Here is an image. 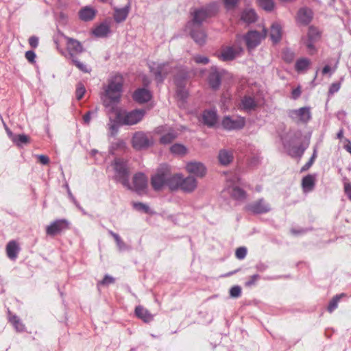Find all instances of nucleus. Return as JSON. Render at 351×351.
Masks as SVG:
<instances>
[{
  "label": "nucleus",
  "mask_w": 351,
  "mask_h": 351,
  "mask_svg": "<svg viewBox=\"0 0 351 351\" xmlns=\"http://www.w3.org/2000/svg\"><path fill=\"white\" fill-rule=\"evenodd\" d=\"M123 77L120 75H114L109 82L101 96L103 104L110 107L119 102L123 86Z\"/></svg>",
  "instance_id": "obj_1"
},
{
  "label": "nucleus",
  "mask_w": 351,
  "mask_h": 351,
  "mask_svg": "<svg viewBox=\"0 0 351 351\" xmlns=\"http://www.w3.org/2000/svg\"><path fill=\"white\" fill-rule=\"evenodd\" d=\"M112 167L114 172V179L117 182H121L127 189H132L129 182L130 172L127 162L123 159L117 158L112 163Z\"/></svg>",
  "instance_id": "obj_2"
},
{
  "label": "nucleus",
  "mask_w": 351,
  "mask_h": 351,
  "mask_svg": "<svg viewBox=\"0 0 351 351\" xmlns=\"http://www.w3.org/2000/svg\"><path fill=\"white\" fill-rule=\"evenodd\" d=\"M146 113L144 109H136L130 112L124 111L117 115L119 121L122 125H132L139 123Z\"/></svg>",
  "instance_id": "obj_3"
},
{
  "label": "nucleus",
  "mask_w": 351,
  "mask_h": 351,
  "mask_svg": "<svg viewBox=\"0 0 351 351\" xmlns=\"http://www.w3.org/2000/svg\"><path fill=\"white\" fill-rule=\"evenodd\" d=\"M321 37V32L315 27L311 26L308 28L307 36L302 38V43L306 47L309 54L313 55L317 52L315 43Z\"/></svg>",
  "instance_id": "obj_4"
},
{
  "label": "nucleus",
  "mask_w": 351,
  "mask_h": 351,
  "mask_svg": "<svg viewBox=\"0 0 351 351\" xmlns=\"http://www.w3.org/2000/svg\"><path fill=\"white\" fill-rule=\"evenodd\" d=\"M287 115L297 124H306L312 117L311 108L308 106L289 110Z\"/></svg>",
  "instance_id": "obj_5"
},
{
  "label": "nucleus",
  "mask_w": 351,
  "mask_h": 351,
  "mask_svg": "<svg viewBox=\"0 0 351 351\" xmlns=\"http://www.w3.org/2000/svg\"><path fill=\"white\" fill-rule=\"evenodd\" d=\"M70 223L65 219H57L51 222L46 228V233L49 236H56L69 229Z\"/></svg>",
  "instance_id": "obj_6"
},
{
  "label": "nucleus",
  "mask_w": 351,
  "mask_h": 351,
  "mask_svg": "<svg viewBox=\"0 0 351 351\" xmlns=\"http://www.w3.org/2000/svg\"><path fill=\"white\" fill-rule=\"evenodd\" d=\"M149 69L158 82H162L164 78L172 71V67L169 63L152 62L149 64Z\"/></svg>",
  "instance_id": "obj_7"
},
{
  "label": "nucleus",
  "mask_w": 351,
  "mask_h": 351,
  "mask_svg": "<svg viewBox=\"0 0 351 351\" xmlns=\"http://www.w3.org/2000/svg\"><path fill=\"white\" fill-rule=\"evenodd\" d=\"M132 146L135 149H146L152 144V138L143 132H136L132 139Z\"/></svg>",
  "instance_id": "obj_8"
},
{
  "label": "nucleus",
  "mask_w": 351,
  "mask_h": 351,
  "mask_svg": "<svg viewBox=\"0 0 351 351\" xmlns=\"http://www.w3.org/2000/svg\"><path fill=\"white\" fill-rule=\"evenodd\" d=\"M226 73V71L223 69H218L215 66L212 67L208 77L210 86L214 90L218 89L221 84V77Z\"/></svg>",
  "instance_id": "obj_9"
},
{
  "label": "nucleus",
  "mask_w": 351,
  "mask_h": 351,
  "mask_svg": "<svg viewBox=\"0 0 351 351\" xmlns=\"http://www.w3.org/2000/svg\"><path fill=\"white\" fill-rule=\"evenodd\" d=\"M132 189L138 194L145 193L147 188V178L142 173H136L133 177V184L131 185Z\"/></svg>",
  "instance_id": "obj_10"
},
{
  "label": "nucleus",
  "mask_w": 351,
  "mask_h": 351,
  "mask_svg": "<svg viewBox=\"0 0 351 351\" xmlns=\"http://www.w3.org/2000/svg\"><path fill=\"white\" fill-rule=\"evenodd\" d=\"M245 208L247 210L254 214L265 213L271 209L270 205L263 198L247 204Z\"/></svg>",
  "instance_id": "obj_11"
},
{
  "label": "nucleus",
  "mask_w": 351,
  "mask_h": 351,
  "mask_svg": "<svg viewBox=\"0 0 351 351\" xmlns=\"http://www.w3.org/2000/svg\"><path fill=\"white\" fill-rule=\"evenodd\" d=\"M266 30L263 29V34L257 31H250L245 36V40L248 48L253 49L261 43L266 36Z\"/></svg>",
  "instance_id": "obj_12"
},
{
  "label": "nucleus",
  "mask_w": 351,
  "mask_h": 351,
  "mask_svg": "<svg viewBox=\"0 0 351 351\" xmlns=\"http://www.w3.org/2000/svg\"><path fill=\"white\" fill-rule=\"evenodd\" d=\"M62 36L66 40V49L70 58L74 57L84 51L83 46L80 41L65 35Z\"/></svg>",
  "instance_id": "obj_13"
},
{
  "label": "nucleus",
  "mask_w": 351,
  "mask_h": 351,
  "mask_svg": "<svg viewBox=\"0 0 351 351\" xmlns=\"http://www.w3.org/2000/svg\"><path fill=\"white\" fill-rule=\"evenodd\" d=\"M236 180H239L237 177H234L232 180H228V182L230 184L227 190L232 198L239 201L245 200L247 197V194L245 191L235 185Z\"/></svg>",
  "instance_id": "obj_14"
},
{
  "label": "nucleus",
  "mask_w": 351,
  "mask_h": 351,
  "mask_svg": "<svg viewBox=\"0 0 351 351\" xmlns=\"http://www.w3.org/2000/svg\"><path fill=\"white\" fill-rule=\"evenodd\" d=\"M222 125L225 129L229 130L241 129L245 125V119L241 117L232 119L226 117L222 121Z\"/></svg>",
  "instance_id": "obj_15"
},
{
  "label": "nucleus",
  "mask_w": 351,
  "mask_h": 351,
  "mask_svg": "<svg viewBox=\"0 0 351 351\" xmlns=\"http://www.w3.org/2000/svg\"><path fill=\"white\" fill-rule=\"evenodd\" d=\"M167 170L158 171L151 180V184L155 191L160 190L167 184Z\"/></svg>",
  "instance_id": "obj_16"
},
{
  "label": "nucleus",
  "mask_w": 351,
  "mask_h": 351,
  "mask_svg": "<svg viewBox=\"0 0 351 351\" xmlns=\"http://www.w3.org/2000/svg\"><path fill=\"white\" fill-rule=\"evenodd\" d=\"M210 16H211V13L207 10H197L194 12L193 19L188 23L187 27H200L202 22Z\"/></svg>",
  "instance_id": "obj_17"
},
{
  "label": "nucleus",
  "mask_w": 351,
  "mask_h": 351,
  "mask_svg": "<svg viewBox=\"0 0 351 351\" xmlns=\"http://www.w3.org/2000/svg\"><path fill=\"white\" fill-rule=\"evenodd\" d=\"M186 171L194 174L197 177H203L206 174V167L204 165L199 162H191L186 166Z\"/></svg>",
  "instance_id": "obj_18"
},
{
  "label": "nucleus",
  "mask_w": 351,
  "mask_h": 351,
  "mask_svg": "<svg viewBox=\"0 0 351 351\" xmlns=\"http://www.w3.org/2000/svg\"><path fill=\"white\" fill-rule=\"evenodd\" d=\"M241 51V48L226 47L221 51L220 58L223 61H229L234 59Z\"/></svg>",
  "instance_id": "obj_19"
},
{
  "label": "nucleus",
  "mask_w": 351,
  "mask_h": 351,
  "mask_svg": "<svg viewBox=\"0 0 351 351\" xmlns=\"http://www.w3.org/2000/svg\"><path fill=\"white\" fill-rule=\"evenodd\" d=\"M258 106V102L251 96H244L241 100V108L247 112L254 110Z\"/></svg>",
  "instance_id": "obj_20"
},
{
  "label": "nucleus",
  "mask_w": 351,
  "mask_h": 351,
  "mask_svg": "<svg viewBox=\"0 0 351 351\" xmlns=\"http://www.w3.org/2000/svg\"><path fill=\"white\" fill-rule=\"evenodd\" d=\"M189 28L190 34L194 41L199 45H202L206 42V35L204 32L199 30V27H187Z\"/></svg>",
  "instance_id": "obj_21"
},
{
  "label": "nucleus",
  "mask_w": 351,
  "mask_h": 351,
  "mask_svg": "<svg viewBox=\"0 0 351 351\" xmlns=\"http://www.w3.org/2000/svg\"><path fill=\"white\" fill-rule=\"evenodd\" d=\"M197 180L193 176H188L185 178L182 177L181 183V189L187 193L193 191L197 188Z\"/></svg>",
  "instance_id": "obj_22"
},
{
  "label": "nucleus",
  "mask_w": 351,
  "mask_h": 351,
  "mask_svg": "<svg viewBox=\"0 0 351 351\" xmlns=\"http://www.w3.org/2000/svg\"><path fill=\"white\" fill-rule=\"evenodd\" d=\"M133 99L138 103H145L151 99V93L145 88H139L134 93Z\"/></svg>",
  "instance_id": "obj_23"
},
{
  "label": "nucleus",
  "mask_w": 351,
  "mask_h": 351,
  "mask_svg": "<svg viewBox=\"0 0 351 351\" xmlns=\"http://www.w3.org/2000/svg\"><path fill=\"white\" fill-rule=\"evenodd\" d=\"M182 176L181 174H176L169 176L167 173V184L171 190H176L181 188Z\"/></svg>",
  "instance_id": "obj_24"
},
{
  "label": "nucleus",
  "mask_w": 351,
  "mask_h": 351,
  "mask_svg": "<svg viewBox=\"0 0 351 351\" xmlns=\"http://www.w3.org/2000/svg\"><path fill=\"white\" fill-rule=\"evenodd\" d=\"M315 185V177L313 175L308 174L303 178L302 180V186L305 193L313 191Z\"/></svg>",
  "instance_id": "obj_25"
},
{
  "label": "nucleus",
  "mask_w": 351,
  "mask_h": 351,
  "mask_svg": "<svg viewBox=\"0 0 351 351\" xmlns=\"http://www.w3.org/2000/svg\"><path fill=\"white\" fill-rule=\"evenodd\" d=\"M241 19L245 23L250 24L256 21L257 15L253 9L246 8L241 12Z\"/></svg>",
  "instance_id": "obj_26"
},
{
  "label": "nucleus",
  "mask_w": 351,
  "mask_h": 351,
  "mask_svg": "<svg viewBox=\"0 0 351 351\" xmlns=\"http://www.w3.org/2000/svg\"><path fill=\"white\" fill-rule=\"evenodd\" d=\"M218 159L222 165H228L233 160V154L228 149H221L219 152Z\"/></svg>",
  "instance_id": "obj_27"
},
{
  "label": "nucleus",
  "mask_w": 351,
  "mask_h": 351,
  "mask_svg": "<svg viewBox=\"0 0 351 351\" xmlns=\"http://www.w3.org/2000/svg\"><path fill=\"white\" fill-rule=\"evenodd\" d=\"M136 315L143 319L145 322H150L153 320L154 316L145 308L141 306H138L135 308Z\"/></svg>",
  "instance_id": "obj_28"
},
{
  "label": "nucleus",
  "mask_w": 351,
  "mask_h": 351,
  "mask_svg": "<svg viewBox=\"0 0 351 351\" xmlns=\"http://www.w3.org/2000/svg\"><path fill=\"white\" fill-rule=\"evenodd\" d=\"M270 38L275 43L280 40L282 38V27L280 24L277 23L272 24L270 31Z\"/></svg>",
  "instance_id": "obj_29"
},
{
  "label": "nucleus",
  "mask_w": 351,
  "mask_h": 351,
  "mask_svg": "<svg viewBox=\"0 0 351 351\" xmlns=\"http://www.w3.org/2000/svg\"><path fill=\"white\" fill-rule=\"evenodd\" d=\"M202 119L204 124L213 126L217 121V114L213 110H206L202 114Z\"/></svg>",
  "instance_id": "obj_30"
},
{
  "label": "nucleus",
  "mask_w": 351,
  "mask_h": 351,
  "mask_svg": "<svg viewBox=\"0 0 351 351\" xmlns=\"http://www.w3.org/2000/svg\"><path fill=\"white\" fill-rule=\"evenodd\" d=\"M8 320L17 332H23L25 330V325L21 320L18 316L12 315L10 311H8Z\"/></svg>",
  "instance_id": "obj_31"
},
{
  "label": "nucleus",
  "mask_w": 351,
  "mask_h": 351,
  "mask_svg": "<svg viewBox=\"0 0 351 351\" xmlns=\"http://www.w3.org/2000/svg\"><path fill=\"white\" fill-rule=\"evenodd\" d=\"M175 82L177 86V95L182 99L186 98L188 93L186 90L184 88V79H180L178 77H176Z\"/></svg>",
  "instance_id": "obj_32"
},
{
  "label": "nucleus",
  "mask_w": 351,
  "mask_h": 351,
  "mask_svg": "<svg viewBox=\"0 0 351 351\" xmlns=\"http://www.w3.org/2000/svg\"><path fill=\"white\" fill-rule=\"evenodd\" d=\"M298 18L302 23L308 24L312 19V11L310 9L302 8L298 12Z\"/></svg>",
  "instance_id": "obj_33"
},
{
  "label": "nucleus",
  "mask_w": 351,
  "mask_h": 351,
  "mask_svg": "<svg viewBox=\"0 0 351 351\" xmlns=\"http://www.w3.org/2000/svg\"><path fill=\"white\" fill-rule=\"evenodd\" d=\"M19 248L16 241H10L6 246V252L10 259H15L17 256Z\"/></svg>",
  "instance_id": "obj_34"
},
{
  "label": "nucleus",
  "mask_w": 351,
  "mask_h": 351,
  "mask_svg": "<svg viewBox=\"0 0 351 351\" xmlns=\"http://www.w3.org/2000/svg\"><path fill=\"white\" fill-rule=\"evenodd\" d=\"M129 13V7L116 9L114 14V19L116 22L121 23L125 20Z\"/></svg>",
  "instance_id": "obj_35"
},
{
  "label": "nucleus",
  "mask_w": 351,
  "mask_h": 351,
  "mask_svg": "<svg viewBox=\"0 0 351 351\" xmlns=\"http://www.w3.org/2000/svg\"><path fill=\"white\" fill-rule=\"evenodd\" d=\"M80 18L84 21L92 20L95 15V10L90 8H84L80 11Z\"/></svg>",
  "instance_id": "obj_36"
},
{
  "label": "nucleus",
  "mask_w": 351,
  "mask_h": 351,
  "mask_svg": "<svg viewBox=\"0 0 351 351\" xmlns=\"http://www.w3.org/2000/svg\"><path fill=\"white\" fill-rule=\"evenodd\" d=\"M177 132L171 129L167 133L163 134L160 138V143L163 145L171 143L177 137Z\"/></svg>",
  "instance_id": "obj_37"
},
{
  "label": "nucleus",
  "mask_w": 351,
  "mask_h": 351,
  "mask_svg": "<svg viewBox=\"0 0 351 351\" xmlns=\"http://www.w3.org/2000/svg\"><path fill=\"white\" fill-rule=\"evenodd\" d=\"M110 32V27L106 23L98 25L93 31V34L97 37H104Z\"/></svg>",
  "instance_id": "obj_38"
},
{
  "label": "nucleus",
  "mask_w": 351,
  "mask_h": 351,
  "mask_svg": "<svg viewBox=\"0 0 351 351\" xmlns=\"http://www.w3.org/2000/svg\"><path fill=\"white\" fill-rule=\"evenodd\" d=\"M311 64V61L306 58L298 59L295 64V69L298 72L306 71Z\"/></svg>",
  "instance_id": "obj_39"
},
{
  "label": "nucleus",
  "mask_w": 351,
  "mask_h": 351,
  "mask_svg": "<svg viewBox=\"0 0 351 351\" xmlns=\"http://www.w3.org/2000/svg\"><path fill=\"white\" fill-rule=\"evenodd\" d=\"M109 234L114 238L119 251H124L129 249V247L121 239L119 234L109 230Z\"/></svg>",
  "instance_id": "obj_40"
},
{
  "label": "nucleus",
  "mask_w": 351,
  "mask_h": 351,
  "mask_svg": "<svg viewBox=\"0 0 351 351\" xmlns=\"http://www.w3.org/2000/svg\"><path fill=\"white\" fill-rule=\"evenodd\" d=\"M12 141L17 146H22L23 145L27 144L29 141L28 136L25 134H17L12 136Z\"/></svg>",
  "instance_id": "obj_41"
},
{
  "label": "nucleus",
  "mask_w": 351,
  "mask_h": 351,
  "mask_svg": "<svg viewBox=\"0 0 351 351\" xmlns=\"http://www.w3.org/2000/svg\"><path fill=\"white\" fill-rule=\"evenodd\" d=\"M171 152L175 155L183 156L186 153V148L182 144H174L170 147Z\"/></svg>",
  "instance_id": "obj_42"
},
{
  "label": "nucleus",
  "mask_w": 351,
  "mask_h": 351,
  "mask_svg": "<svg viewBox=\"0 0 351 351\" xmlns=\"http://www.w3.org/2000/svg\"><path fill=\"white\" fill-rule=\"evenodd\" d=\"M71 59V61L73 64L81 71L84 73H89L90 71L88 69L87 66L84 64V63L81 62L80 60H78L76 58V56L70 58Z\"/></svg>",
  "instance_id": "obj_43"
},
{
  "label": "nucleus",
  "mask_w": 351,
  "mask_h": 351,
  "mask_svg": "<svg viewBox=\"0 0 351 351\" xmlns=\"http://www.w3.org/2000/svg\"><path fill=\"white\" fill-rule=\"evenodd\" d=\"M258 5L267 11H271L274 8L273 0H257Z\"/></svg>",
  "instance_id": "obj_44"
},
{
  "label": "nucleus",
  "mask_w": 351,
  "mask_h": 351,
  "mask_svg": "<svg viewBox=\"0 0 351 351\" xmlns=\"http://www.w3.org/2000/svg\"><path fill=\"white\" fill-rule=\"evenodd\" d=\"M343 295H344L343 293L340 295H337L332 299L328 306V311L329 312H332L337 307L338 302Z\"/></svg>",
  "instance_id": "obj_45"
},
{
  "label": "nucleus",
  "mask_w": 351,
  "mask_h": 351,
  "mask_svg": "<svg viewBox=\"0 0 351 351\" xmlns=\"http://www.w3.org/2000/svg\"><path fill=\"white\" fill-rule=\"evenodd\" d=\"M305 149L306 148L302 146L295 147L291 150H290L289 154L293 157L301 158Z\"/></svg>",
  "instance_id": "obj_46"
},
{
  "label": "nucleus",
  "mask_w": 351,
  "mask_h": 351,
  "mask_svg": "<svg viewBox=\"0 0 351 351\" xmlns=\"http://www.w3.org/2000/svg\"><path fill=\"white\" fill-rule=\"evenodd\" d=\"M294 58L295 53L290 49H285L282 53L283 60L288 63L293 62Z\"/></svg>",
  "instance_id": "obj_47"
},
{
  "label": "nucleus",
  "mask_w": 351,
  "mask_h": 351,
  "mask_svg": "<svg viewBox=\"0 0 351 351\" xmlns=\"http://www.w3.org/2000/svg\"><path fill=\"white\" fill-rule=\"evenodd\" d=\"M85 93L86 88L84 86L82 83H78L75 91L77 99L80 100L83 97Z\"/></svg>",
  "instance_id": "obj_48"
},
{
  "label": "nucleus",
  "mask_w": 351,
  "mask_h": 351,
  "mask_svg": "<svg viewBox=\"0 0 351 351\" xmlns=\"http://www.w3.org/2000/svg\"><path fill=\"white\" fill-rule=\"evenodd\" d=\"M193 59L197 64L206 65L209 63V59L206 56L195 55Z\"/></svg>",
  "instance_id": "obj_49"
},
{
  "label": "nucleus",
  "mask_w": 351,
  "mask_h": 351,
  "mask_svg": "<svg viewBox=\"0 0 351 351\" xmlns=\"http://www.w3.org/2000/svg\"><path fill=\"white\" fill-rule=\"evenodd\" d=\"M316 157L317 151L316 149H315L312 156L311 157L309 160L302 167L301 171H304L308 170L313 165Z\"/></svg>",
  "instance_id": "obj_50"
},
{
  "label": "nucleus",
  "mask_w": 351,
  "mask_h": 351,
  "mask_svg": "<svg viewBox=\"0 0 351 351\" xmlns=\"http://www.w3.org/2000/svg\"><path fill=\"white\" fill-rule=\"evenodd\" d=\"M133 206L136 210L143 211L145 213H148L149 211V206L141 202L134 203Z\"/></svg>",
  "instance_id": "obj_51"
},
{
  "label": "nucleus",
  "mask_w": 351,
  "mask_h": 351,
  "mask_svg": "<svg viewBox=\"0 0 351 351\" xmlns=\"http://www.w3.org/2000/svg\"><path fill=\"white\" fill-rule=\"evenodd\" d=\"M241 294V288L238 286L232 287L230 290V295L232 298H239Z\"/></svg>",
  "instance_id": "obj_52"
},
{
  "label": "nucleus",
  "mask_w": 351,
  "mask_h": 351,
  "mask_svg": "<svg viewBox=\"0 0 351 351\" xmlns=\"http://www.w3.org/2000/svg\"><path fill=\"white\" fill-rule=\"evenodd\" d=\"M247 254V249L244 247H240L237 249L235 255L238 259H243Z\"/></svg>",
  "instance_id": "obj_53"
},
{
  "label": "nucleus",
  "mask_w": 351,
  "mask_h": 351,
  "mask_svg": "<svg viewBox=\"0 0 351 351\" xmlns=\"http://www.w3.org/2000/svg\"><path fill=\"white\" fill-rule=\"evenodd\" d=\"M114 282V278L109 275H106L104 279L100 281L98 285H108Z\"/></svg>",
  "instance_id": "obj_54"
},
{
  "label": "nucleus",
  "mask_w": 351,
  "mask_h": 351,
  "mask_svg": "<svg viewBox=\"0 0 351 351\" xmlns=\"http://www.w3.org/2000/svg\"><path fill=\"white\" fill-rule=\"evenodd\" d=\"M224 3L225 7L228 10L234 8L239 0H222Z\"/></svg>",
  "instance_id": "obj_55"
},
{
  "label": "nucleus",
  "mask_w": 351,
  "mask_h": 351,
  "mask_svg": "<svg viewBox=\"0 0 351 351\" xmlns=\"http://www.w3.org/2000/svg\"><path fill=\"white\" fill-rule=\"evenodd\" d=\"M260 279V276L258 274H254L250 276L249 280L245 282L246 287H251L256 284V282Z\"/></svg>",
  "instance_id": "obj_56"
},
{
  "label": "nucleus",
  "mask_w": 351,
  "mask_h": 351,
  "mask_svg": "<svg viewBox=\"0 0 351 351\" xmlns=\"http://www.w3.org/2000/svg\"><path fill=\"white\" fill-rule=\"evenodd\" d=\"M340 87H341V84L339 82L332 83L330 86L329 93L330 95H332V94L338 92L339 90L340 89Z\"/></svg>",
  "instance_id": "obj_57"
},
{
  "label": "nucleus",
  "mask_w": 351,
  "mask_h": 351,
  "mask_svg": "<svg viewBox=\"0 0 351 351\" xmlns=\"http://www.w3.org/2000/svg\"><path fill=\"white\" fill-rule=\"evenodd\" d=\"M302 93L301 86H298L296 88L293 89L291 92V97L293 99L295 100L298 99Z\"/></svg>",
  "instance_id": "obj_58"
},
{
  "label": "nucleus",
  "mask_w": 351,
  "mask_h": 351,
  "mask_svg": "<svg viewBox=\"0 0 351 351\" xmlns=\"http://www.w3.org/2000/svg\"><path fill=\"white\" fill-rule=\"evenodd\" d=\"M25 58L29 62H34L36 58V54L33 51H27L25 53Z\"/></svg>",
  "instance_id": "obj_59"
},
{
  "label": "nucleus",
  "mask_w": 351,
  "mask_h": 351,
  "mask_svg": "<svg viewBox=\"0 0 351 351\" xmlns=\"http://www.w3.org/2000/svg\"><path fill=\"white\" fill-rule=\"evenodd\" d=\"M29 44L33 48L37 47L38 45V38L36 36H31L29 38Z\"/></svg>",
  "instance_id": "obj_60"
},
{
  "label": "nucleus",
  "mask_w": 351,
  "mask_h": 351,
  "mask_svg": "<svg viewBox=\"0 0 351 351\" xmlns=\"http://www.w3.org/2000/svg\"><path fill=\"white\" fill-rule=\"evenodd\" d=\"M344 191L348 198L351 200V183L346 182L344 184Z\"/></svg>",
  "instance_id": "obj_61"
},
{
  "label": "nucleus",
  "mask_w": 351,
  "mask_h": 351,
  "mask_svg": "<svg viewBox=\"0 0 351 351\" xmlns=\"http://www.w3.org/2000/svg\"><path fill=\"white\" fill-rule=\"evenodd\" d=\"M37 158L39 160V162L43 165H47L49 162V158L45 155H38Z\"/></svg>",
  "instance_id": "obj_62"
},
{
  "label": "nucleus",
  "mask_w": 351,
  "mask_h": 351,
  "mask_svg": "<svg viewBox=\"0 0 351 351\" xmlns=\"http://www.w3.org/2000/svg\"><path fill=\"white\" fill-rule=\"evenodd\" d=\"M91 113L92 112L90 111H88L84 115L83 120L85 123L88 124L90 123V121L91 119V117H90Z\"/></svg>",
  "instance_id": "obj_63"
},
{
  "label": "nucleus",
  "mask_w": 351,
  "mask_h": 351,
  "mask_svg": "<svg viewBox=\"0 0 351 351\" xmlns=\"http://www.w3.org/2000/svg\"><path fill=\"white\" fill-rule=\"evenodd\" d=\"M256 269L259 271H264L267 269V266L263 263H259L256 265Z\"/></svg>",
  "instance_id": "obj_64"
}]
</instances>
